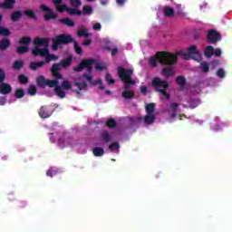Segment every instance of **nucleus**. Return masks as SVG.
Returning <instances> with one entry per match:
<instances>
[{
  "instance_id": "obj_1",
  "label": "nucleus",
  "mask_w": 232,
  "mask_h": 232,
  "mask_svg": "<svg viewBox=\"0 0 232 232\" xmlns=\"http://www.w3.org/2000/svg\"><path fill=\"white\" fill-rule=\"evenodd\" d=\"M157 63H160V64H167L169 66L163 68L161 72L162 75L165 77H172V75H175L173 64L177 63V54L168 52L158 53L156 57H151L150 59V65L155 67L157 66Z\"/></svg>"
},
{
  "instance_id": "obj_46",
  "label": "nucleus",
  "mask_w": 232,
  "mask_h": 232,
  "mask_svg": "<svg viewBox=\"0 0 232 232\" xmlns=\"http://www.w3.org/2000/svg\"><path fill=\"white\" fill-rule=\"evenodd\" d=\"M93 30L101 32V28H102V26L101 25V23H96L94 24V25L92 26Z\"/></svg>"
},
{
  "instance_id": "obj_20",
  "label": "nucleus",
  "mask_w": 232,
  "mask_h": 232,
  "mask_svg": "<svg viewBox=\"0 0 232 232\" xmlns=\"http://www.w3.org/2000/svg\"><path fill=\"white\" fill-rule=\"evenodd\" d=\"M15 4V0H5V3L0 4L1 8H12Z\"/></svg>"
},
{
  "instance_id": "obj_27",
  "label": "nucleus",
  "mask_w": 232,
  "mask_h": 232,
  "mask_svg": "<svg viewBox=\"0 0 232 232\" xmlns=\"http://www.w3.org/2000/svg\"><path fill=\"white\" fill-rule=\"evenodd\" d=\"M214 52H215V49H213V46H208L205 49V55L207 57H211L213 55Z\"/></svg>"
},
{
  "instance_id": "obj_4",
  "label": "nucleus",
  "mask_w": 232,
  "mask_h": 232,
  "mask_svg": "<svg viewBox=\"0 0 232 232\" xmlns=\"http://www.w3.org/2000/svg\"><path fill=\"white\" fill-rule=\"evenodd\" d=\"M36 82L40 88H44V86L54 88V92L60 99H64V97H66V92L61 88L59 81L57 80H46L44 76H39L36 79Z\"/></svg>"
},
{
  "instance_id": "obj_29",
  "label": "nucleus",
  "mask_w": 232,
  "mask_h": 232,
  "mask_svg": "<svg viewBox=\"0 0 232 232\" xmlns=\"http://www.w3.org/2000/svg\"><path fill=\"white\" fill-rule=\"evenodd\" d=\"M2 15L0 14V21L2 19ZM0 35H10V30L5 27H0Z\"/></svg>"
},
{
  "instance_id": "obj_15",
  "label": "nucleus",
  "mask_w": 232,
  "mask_h": 232,
  "mask_svg": "<svg viewBox=\"0 0 232 232\" xmlns=\"http://www.w3.org/2000/svg\"><path fill=\"white\" fill-rule=\"evenodd\" d=\"M61 82L62 87L60 86V88H62V90H72V82H70V81H68V79H61L59 80V84Z\"/></svg>"
},
{
  "instance_id": "obj_2",
  "label": "nucleus",
  "mask_w": 232,
  "mask_h": 232,
  "mask_svg": "<svg viewBox=\"0 0 232 232\" xmlns=\"http://www.w3.org/2000/svg\"><path fill=\"white\" fill-rule=\"evenodd\" d=\"M34 48L33 49V55H40L41 57H45L46 63L50 61H57L58 56L54 54H49V44L50 39L36 37L34 40Z\"/></svg>"
},
{
  "instance_id": "obj_60",
  "label": "nucleus",
  "mask_w": 232,
  "mask_h": 232,
  "mask_svg": "<svg viewBox=\"0 0 232 232\" xmlns=\"http://www.w3.org/2000/svg\"><path fill=\"white\" fill-rule=\"evenodd\" d=\"M102 5H106V2H102Z\"/></svg>"
},
{
  "instance_id": "obj_52",
  "label": "nucleus",
  "mask_w": 232,
  "mask_h": 232,
  "mask_svg": "<svg viewBox=\"0 0 232 232\" xmlns=\"http://www.w3.org/2000/svg\"><path fill=\"white\" fill-rule=\"evenodd\" d=\"M140 92H141V93H147V92H148V87L142 85V86L140 87Z\"/></svg>"
},
{
  "instance_id": "obj_59",
  "label": "nucleus",
  "mask_w": 232,
  "mask_h": 232,
  "mask_svg": "<svg viewBox=\"0 0 232 232\" xmlns=\"http://www.w3.org/2000/svg\"><path fill=\"white\" fill-rule=\"evenodd\" d=\"M127 48L128 50H131V46L130 44H128Z\"/></svg>"
},
{
  "instance_id": "obj_47",
  "label": "nucleus",
  "mask_w": 232,
  "mask_h": 232,
  "mask_svg": "<svg viewBox=\"0 0 232 232\" xmlns=\"http://www.w3.org/2000/svg\"><path fill=\"white\" fill-rule=\"evenodd\" d=\"M197 106H198V101H196L194 102H190L188 104V108H191V110H194V108H197Z\"/></svg>"
},
{
  "instance_id": "obj_49",
  "label": "nucleus",
  "mask_w": 232,
  "mask_h": 232,
  "mask_svg": "<svg viewBox=\"0 0 232 232\" xmlns=\"http://www.w3.org/2000/svg\"><path fill=\"white\" fill-rule=\"evenodd\" d=\"M69 14L81 15V14H82V11H77V10H75V9H71V10L69 11Z\"/></svg>"
},
{
  "instance_id": "obj_41",
  "label": "nucleus",
  "mask_w": 232,
  "mask_h": 232,
  "mask_svg": "<svg viewBox=\"0 0 232 232\" xmlns=\"http://www.w3.org/2000/svg\"><path fill=\"white\" fill-rule=\"evenodd\" d=\"M109 150H111V151H116L117 150H119V143L115 142L111 144L109 146Z\"/></svg>"
},
{
  "instance_id": "obj_9",
  "label": "nucleus",
  "mask_w": 232,
  "mask_h": 232,
  "mask_svg": "<svg viewBox=\"0 0 232 232\" xmlns=\"http://www.w3.org/2000/svg\"><path fill=\"white\" fill-rule=\"evenodd\" d=\"M92 75L85 74L82 77H80L78 79L74 80V84L77 86L78 90L81 92V90H86L88 88V85L86 84L87 81L89 84H101V79H98L95 82H92Z\"/></svg>"
},
{
  "instance_id": "obj_48",
  "label": "nucleus",
  "mask_w": 232,
  "mask_h": 232,
  "mask_svg": "<svg viewBox=\"0 0 232 232\" xmlns=\"http://www.w3.org/2000/svg\"><path fill=\"white\" fill-rule=\"evenodd\" d=\"M56 174H57V172L53 169H49L46 172L47 177H53V175H56Z\"/></svg>"
},
{
  "instance_id": "obj_32",
  "label": "nucleus",
  "mask_w": 232,
  "mask_h": 232,
  "mask_svg": "<svg viewBox=\"0 0 232 232\" xmlns=\"http://www.w3.org/2000/svg\"><path fill=\"white\" fill-rule=\"evenodd\" d=\"M102 139L104 142H110V140H111V137H110V134L106 131L102 134Z\"/></svg>"
},
{
  "instance_id": "obj_7",
  "label": "nucleus",
  "mask_w": 232,
  "mask_h": 232,
  "mask_svg": "<svg viewBox=\"0 0 232 232\" xmlns=\"http://www.w3.org/2000/svg\"><path fill=\"white\" fill-rule=\"evenodd\" d=\"M152 86H155L157 92H160L162 101H169V95L166 92L169 86L168 82L162 81L160 78H155L152 82Z\"/></svg>"
},
{
  "instance_id": "obj_21",
  "label": "nucleus",
  "mask_w": 232,
  "mask_h": 232,
  "mask_svg": "<svg viewBox=\"0 0 232 232\" xmlns=\"http://www.w3.org/2000/svg\"><path fill=\"white\" fill-rule=\"evenodd\" d=\"M165 17H173L175 10L169 6H166L163 10Z\"/></svg>"
},
{
  "instance_id": "obj_39",
  "label": "nucleus",
  "mask_w": 232,
  "mask_h": 232,
  "mask_svg": "<svg viewBox=\"0 0 232 232\" xmlns=\"http://www.w3.org/2000/svg\"><path fill=\"white\" fill-rule=\"evenodd\" d=\"M28 93H29L30 95H35V93H37V89L35 88V86L31 85V86L29 87Z\"/></svg>"
},
{
  "instance_id": "obj_19",
  "label": "nucleus",
  "mask_w": 232,
  "mask_h": 232,
  "mask_svg": "<svg viewBox=\"0 0 232 232\" xmlns=\"http://www.w3.org/2000/svg\"><path fill=\"white\" fill-rule=\"evenodd\" d=\"M53 3L57 10V12H64L66 10V5L61 3V0H53Z\"/></svg>"
},
{
  "instance_id": "obj_6",
  "label": "nucleus",
  "mask_w": 232,
  "mask_h": 232,
  "mask_svg": "<svg viewBox=\"0 0 232 232\" xmlns=\"http://www.w3.org/2000/svg\"><path fill=\"white\" fill-rule=\"evenodd\" d=\"M177 57L179 55L180 57H183V59H186L187 61L189 59H194V61H201L202 55L200 54V52L195 45H191L188 48L187 51H179L177 53Z\"/></svg>"
},
{
  "instance_id": "obj_3",
  "label": "nucleus",
  "mask_w": 232,
  "mask_h": 232,
  "mask_svg": "<svg viewBox=\"0 0 232 232\" xmlns=\"http://www.w3.org/2000/svg\"><path fill=\"white\" fill-rule=\"evenodd\" d=\"M118 75L120 79L125 82L124 90L122 92L123 99H133V90L130 89V86L137 84V80L131 79V75H133V69H124L122 67H119Z\"/></svg>"
},
{
  "instance_id": "obj_11",
  "label": "nucleus",
  "mask_w": 232,
  "mask_h": 232,
  "mask_svg": "<svg viewBox=\"0 0 232 232\" xmlns=\"http://www.w3.org/2000/svg\"><path fill=\"white\" fill-rule=\"evenodd\" d=\"M155 103H150L147 104L146 106V113L147 115L145 116V122L146 124H153L155 121Z\"/></svg>"
},
{
  "instance_id": "obj_38",
  "label": "nucleus",
  "mask_w": 232,
  "mask_h": 232,
  "mask_svg": "<svg viewBox=\"0 0 232 232\" xmlns=\"http://www.w3.org/2000/svg\"><path fill=\"white\" fill-rule=\"evenodd\" d=\"M15 95L17 99H21V97H24V91H23L22 89H17L15 91Z\"/></svg>"
},
{
  "instance_id": "obj_24",
  "label": "nucleus",
  "mask_w": 232,
  "mask_h": 232,
  "mask_svg": "<svg viewBox=\"0 0 232 232\" xmlns=\"http://www.w3.org/2000/svg\"><path fill=\"white\" fill-rule=\"evenodd\" d=\"M92 152L95 157H102L104 155V149L96 147Z\"/></svg>"
},
{
  "instance_id": "obj_55",
  "label": "nucleus",
  "mask_w": 232,
  "mask_h": 232,
  "mask_svg": "<svg viewBox=\"0 0 232 232\" xmlns=\"http://www.w3.org/2000/svg\"><path fill=\"white\" fill-rule=\"evenodd\" d=\"M126 2V0H117L118 5H120V6H122V5H124V3Z\"/></svg>"
},
{
  "instance_id": "obj_18",
  "label": "nucleus",
  "mask_w": 232,
  "mask_h": 232,
  "mask_svg": "<svg viewBox=\"0 0 232 232\" xmlns=\"http://www.w3.org/2000/svg\"><path fill=\"white\" fill-rule=\"evenodd\" d=\"M179 108V104L172 103L169 109V115L171 117V119H174V117L177 116V110Z\"/></svg>"
},
{
  "instance_id": "obj_62",
  "label": "nucleus",
  "mask_w": 232,
  "mask_h": 232,
  "mask_svg": "<svg viewBox=\"0 0 232 232\" xmlns=\"http://www.w3.org/2000/svg\"><path fill=\"white\" fill-rule=\"evenodd\" d=\"M76 93H79V91H75Z\"/></svg>"
},
{
  "instance_id": "obj_10",
  "label": "nucleus",
  "mask_w": 232,
  "mask_h": 232,
  "mask_svg": "<svg viewBox=\"0 0 232 232\" xmlns=\"http://www.w3.org/2000/svg\"><path fill=\"white\" fill-rule=\"evenodd\" d=\"M72 41H73V38H72V35L60 34L53 38L52 49L53 51H57L59 49V46H61V44H68L69 43H72Z\"/></svg>"
},
{
  "instance_id": "obj_37",
  "label": "nucleus",
  "mask_w": 232,
  "mask_h": 232,
  "mask_svg": "<svg viewBox=\"0 0 232 232\" xmlns=\"http://www.w3.org/2000/svg\"><path fill=\"white\" fill-rule=\"evenodd\" d=\"M19 82H21V84H26V82H28V78L23 74H21L18 77Z\"/></svg>"
},
{
  "instance_id": "obj_43",
  "label": "nucleus",
  "mask_w": 232,
  "mask_h": 232,
  "mask_svg": "<svg viewBox=\"0 0 232 232\" xmlns=\"http://www.w3.org/2000/svg\"><path fill=\"white\" fill-rule=\"evenodd\" d=\"M106 81H107L108 84L115 83V80H113V78H111V75H110V74L106 75Z\"/></svg>"
},
{
  "instance_id": "obj_28",
  "label": "nucleus",
  "mask_w": 232,
  "mask_h": 232,
  "mask_svg": "<svg viewBox=\"0 0 232 232\" xmlns=\"http://www.w3.org/2000/svg\"><path fill=\"white\" fill-rule=\"evenodd\" d=\"M61 23H63V24H66V26H74V23L70 18H63L61 20Z\"/></svg>"
},
{
  "instance_id": "obj_61",
  "label": "nucleus",
  "mask_w": 232,
  "mask_h": 232,
  "mask_svg": "<svg viewBox=\"0 0 232 232\" xmlns=\"http://www.w3.org/2000/svg\"><path fill=\"white\" fill-rule=\"evenodd\" d=\"M50 140H51L52 142H53V140H52V138H50Z\"/></svg>"
},
{
  "instance_id": "obj_5",
  "label": "nucleus",
  "mask_w": 232,
  "mask_h": 232,
  "mask_svg": "<svg viewBox=\"0 0 232 232\" xmlns=\"http://www.w3.org/2000/svg\"><path fill=\"white\" fill-rule=\"evenodd\" d=\"M92 66H95L96 70L101 72L102 70H106V65L101 62L95 60H85L82 61L77 67L74 68V72H81L85 68L87 72H92Z\"/></svg>"
},
{
  "instance_id": "obj_23",
  "label": "nucleus",
  "mask_w": 232,
  "mask_h": 232,
  "mask_svg": "<svg viewBox=\"0 0 232 232\" xmlns=\"http://www.w3.org/2000/svg\"><path fill=\"white\" fill-rule=\"evenodd\" d=\"M79 37H90V34H88V29L86 27L82 26L80 30H78Z\"/></svg>"
},
{
  "instance_id": "obj_36",
  "label": "nucleus",
  "mask_w": 232,
  "mask_h": 232,
  "mask_svg": "<svg viewBox=\"0 0 232 232\" xmlns=\"http://www.w3.org/2000/svg\"><path fill=\"white\" fill-rule=\"evenodd\" d=\"M71 5L72 6H73V8H79L82 3H81V0H71Z\"/></svg>"
},
{
  "instance_id": "obj_35",
  "label": "nucleus",
  "mask_w": 232,
  "mask_h": 232,
  "mask_svg": "<svg viewBox=\"0 0 232 232\" xmlns=\"http://www.w3.org/2000/svg\"><path fill=\"white\" fill-rule=\"evenodd\" d=\"M200 68H201L202 72H209V65L207 63H201Z\"/></svg>"
},
{
  "instance_id": "obj_8",
  "label": "nucleus",
  "mask_w": 232,
  "mask_h": 232,
  "mask_svg": "<svg viewBox=\"0 0 232 232\" xmlns=\"http://www.w3.org/2000/svg\"><path fill=\"white\" fill-rule=\"evenodd\" d=\"M72 64V56H68L65 60L62 61L60 63H54L51 69L53 76L54 77L55 81H61L63 79V74L58 72L59 70H63V68H67Z\"/></svg>"
},
{
  "instance_id": "obj_45",
  "label": "nucleus",
  "mask_w": 232,
  "mask_h": 232,
  "mask_svg": "<svg viewBox=\"0 0 232 232\" xmlns=\"http://www.w3.org/2000/svg\"><path fill=\"white\" fill-rule=\"evenodd\" d=\"M115 120H113V119H110L108 121H107V126L109 127V128H114V126H115Z\"/></svg>"
},
{
  "instance_id": "obj_53",
  "label": "nucleus",
  "mask_w": 232,
  "mask_h": 232,
  "mask_svg": "<svg viewBox=\"0 0 232 232\" xmlns=\"http://www.w3.org/2000/svg\"><path fill=\"white\" fill-rule=\"evenodd\" d=\"M5 102H6V99L5 97H0V104L4 106Z\"/></svg>"
},
{
  "instance_id": "obj_12",
  "label": "nucleus",
  "mask_w": 232,
  "mask_h": 232,
  "mask_svg": "<svg viewBox=\"0 0 232 232\" xmlns=\"http://www.w3.org/2000/svg\"><path fill=\"white\" fill-rule=\"evenodd\" d=\"M32 43V38L25 36L23 37L20 40V44H24V46H19L17 48V52L19 53H26V52H28V44H30Z\"/></svg>"
},
{
  "instance_id": "obj_17",
  "label": "nucleus",
  "mask_w": 232,
  "mask_h": 232,
  "mask_svg": "<svg viewBox=\"0 0 232 232\" xmlns=\"http://www.w3.org/2000/svg\"><path fill=\"white\" fill-rule=\"evenodd\" d=\"M39 115L42 119H48V117L52 115V112H50L46 107L43 106L40 109Z\"/></svg>"
},
{
  "instance_id": "obj_16",
  "label": "nucleus",
  "mask_w": 232,
  "mask_h": 232,
  "mask_svg": "<svg viewBox=\"0 0 232 232\" xmlns=\"http://www.w3.org/2000/svg\"><path fill=\"white\" fill-rule=\"evenodd\" d=\"M12 92V86L8 83H2L0 84V93L3 95H6V93H10Z\"/></svg>"
},
{
  "instance_id": "obj_22",
  "label": "nucleus",
  "mask_w": 232,
  "mask_h": 232,
  "mask_svg": "<svg viewBox=\"0 0 232 232\" xmlns=\"http://www.w3.org/2000/svg\"><path fill=\"white\" fill-rule=\"evenodd\" d=\"M44 63L43 61L40 62H33L30 65L31 70H37V68H43L44 66Z\"/></svg>"
},
{
  "instance_id": "obj_51",
  "label": "nucleus",
  "mask_w": 232,
  "mask_h": 232,
  "mask_svg": "<svg viewBox=\"0 0 232 232\" xmlns=\"http://www.w3.org/2000/svg\"><path fill=\"white\" fill-rule=\"evenodd\" d=\"M214 54L216 57H220L222 55V51L220 49L214 50Z\"/></svg>"
},
{
  "instance_id": "obj_57",
  "label": "nucleus",
  "mask_w": 232,
  "mask_h": 232,
  "mask_svg": "<svg viewBox=\"0 0 232 232\" xmlns=\"http://www.w3.org/2000/svg\"><path fill=\"white\" fill-rule=\"evenodd\" d=\"M178 14H179V15H186V14H184V13H182V12H180V11L178 12Z\"/></svg>"
},
{
  "instance_id": "obj_13",
  "label": "nucleus",
  "mask_w": 232,
  "mask_h": 232,
  "mask_svg": "<svg viewBox=\"0 0 232 232\" xmlns=\"http://www.w3.org/2000/svg\"><path fill=\"white\" fill-rule=\"evenodd\" d=\"M40 8L43 12H45L44 19L46 21H49V19H55V17H57V14L52 12V9H50V7L46 6L45 5H41Z\"/></svg>"
},
{
  "instance_id": "obj_40",
  "label": "nucleus",
  "mask_w": 232,
  "mask_h": 232,
  "mask_svg": "<svg viewBox=\"0 0 232 232\" xmlns=\"http://www.w3.org/2000/svg\"><path fill=\"white\" fill-rule=\"evenodd\" d=\"M25 15H27V17H31L32 19H35V14L34 13V11L32 10H26L24 12Z\"/></svg>"
},
{
  "instance_id": "obj_56",
  "label": "nucleus",
  "mask_w": 232,
  "mask_h": 232,
  "mask_svg": "<svg viewBox=\"0 0 232 232\" xmlns=\"http://www.w3.org/2000/svg\"><path fill=\"white\" fill-rule=\"evenodd\" d=\"M117 52H118L117 48L112 49V51H111V55H112V56H113V55H117Z\"/></svg>"
},
{
  "instance_id": "obj_31",
  "label": "nucleus",
  "mask_w": 232,
  "mask_h": 232,
  "mask_svg": "<svg viewBox=\"0 0 232 232\" xmlns=\"http://www.w3.org/2000/svg\"><path fill=\"white\" fill-rule=\"evenodd\" d=\"M13 68L14 70H21V68H23V61L14 62V63L13 64Z\"/></svg>"
},
{
  "instance_id": "obj_33",
  "label": "nucleus",
  "mask_w": 232,
  "mask_h": 232,
  "mask_svg": "<svg viewBox=\"0 0 232 232\" xmlns=\"http://www.w3.org/2000/svg\"><path fill=\"white\" fill-rule=\"evenodd\" d=\"M92 12H93V9L92 8V6H90V5L83 6V14H87L88 15H90V14H92Z\"/></svg>"
},
{
  "instance_id": "obj_50",
  "label": "nucleus",
  "mask_w": 232,
  "mask_h": 232,
  "mask_svg": "<svg viewBox=\"0 0 232 232\" xmlns=\"http://www.w3.org/2000/svg\"><path fill=\"white\" fill-rule=\"evenodd\" d=\"M5 71H3V69H0V83L3 82V81H5Z\"/></svg>"
},
{
  "instance_id": "obj_26",
  "label": "nucleus",
  "mask_w": 232,
  "mask_h": 232,
  "mask_svg": "<svg viewBox=\"0 0 232 232\" xmlns=\"http://www.w3.org/2000/svg\"><path fill=\"white\" fill-rule=\"evenodd\" d=\"M176 81H177L179 86H180L181 88H184L186 86V78H184L182 76H178L176 78Z\"/></svg>"
},
{
  "instance_id": "obj_42",
  "label": "nucleus",
  "mask_w": 232,
  "mask_h": 232,
  "mask_svg": "<svg viewBox=\"0 0 232 232\" xmlns=\"http://www.w3.org/2000/svg\"><path fill=\"white\" fill-rule=\"evenodd\" d=\"M217 75H218V77H220V79H223V77H225V75H226V72L224 71V69H219L217 72Z\"/></svg>"
},
{
  "instance_id": "obj_44",
  "label": "nucleus",
  "mask_w": 232,
  "mask_h": 232,
  "mask_svg": "<svg viewBox=\"0 0 232 232\" xmlns=\"http://www.w3.org/2000/svg\"><path fill=\"white\" fill-rule=\"evenodd\" d=\"M74 49L76 53H82V49L77 44V42H74Z\"/></svg>"
},
{
  "instance_id": "obj_14",
  "label": "nucleus",
  "mask_w": 232,
  "mask_h": 232,
  "mask_svg": "<svg viewBox=\"0 0 232 232\" xmlns=\"http://www.w3.org/2000/svg\"><path fill=\"white\" fill-rule=\"evenodd\" d=\"M221 36L220 34L215 30H210L208 34V42L211 43L212 44L220 41Z\"/></svg>"
},
{
  "instance_id": "obj_30",
  "label": "nucleus",
  "mask_w": 232,
  "mask_h": 232,
  "mask_svg": "<svg viewBox=\"0 0 232 232\" xmlns=\"http://www.w3.org/2000/svg\"><path fill=\"white\" fill-rule=\"evenodd\" d=\"M58 146H60L61 148H66L70 146V140H59Z\"/></svg>"
},
{
  "instance_id": "obj_34",
  "label": "nucleus",
  "mask_w": 232,
  "mask_h": 232,
  "mask_svg": "<svg viewBox=\"0 0 232 232\" xmlns=\"http://www.w3.org/2000/svg\"><path fill=\"white\" fill-rule=\"evenodd\" d=\"M20 18H21V13L20 12H15L11 16L12 21H19Z\"/></svg>"
},
{
  "instance_id": "obj_54",
  "label": "nucleus",
  "mask_w": 232,
  "mask_h": 232,
  "mask_svg": "<svg viewBox=\"0 0 232 232\" xmlns=\"http://www.w3.org/2000/svg\"><path fill=\"white\" fill-rule=\"evenodd\" d=\"M90 44H92V40H86L85 42H83L84 46H90Z\"/></svg>"
},
{
  "instance_id": "obj_58",
  "label": "nucleus",
  "mask_w": 232,
  "mask_h": 232,
  "mask_svg": "<svg viewBox=\"0 0 232 232\" xmlns=\"http://www.w3.org/2000/svg\"><path fill=\"white\" fill-rule=\"evenodd\" d=\"M214 68L215 66H218V62H213Z\"/></svg>"
},
{
  "instance_id": "obj_25",
  "label": "nucleus",
  "mask_w": 232,
  "mask_h": 232,
  "mask_svg": "<svg viewBox=\"0 0 232 232\" xmlns=\"http://www.w3.org/2000/svg\"><path fill=\"white\" fill-rule=\"evenodd\" d=\"M10 46V40L4 39L0 42V50H6Z\"/></svg>"
}]
</instances>
